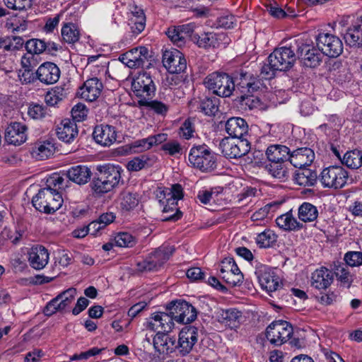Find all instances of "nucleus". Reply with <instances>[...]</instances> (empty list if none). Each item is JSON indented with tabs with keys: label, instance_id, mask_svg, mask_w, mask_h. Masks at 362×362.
<instances>
[{
	"label": "nucleus",
	"instance_id": "47",
	"mask_svg": "<svg viewBox=\"0 0 362 362\" xmlns=\"http://www.w3.org/2000/svg\"><path fill=\"white\" fill-rule=\"evenodd\" d=\"M276 241V235L271 230H265L257 235L256 243L259 247L267 248L272 246Z\"/></svg>",
	"mask_w": 362,
	"mask_h": 362
},
{
	"label": "nucleus",
	"instance_id": "3",
	"mask_svg": "<svg viewBox=\"0 0 362 362\" xmlns=\"http://www.w3.org/2000/svg\"><path fill=\"white\" fill-rule=\"evenodd\" d=\"M189 165L203 173H209L216 168V154L206 144L194 145L188 154Z\"/></svg>",
	"mask_w": 362,
	"mask_h": 362
},
{
	"label": "nucleus",
	"instance_id": "57",
	"mask_svg": "<svg viewBox=\"0 0 362 362\" xmlns=\"http://www.w3.org/2000/svg\"><path fill=\"white\" fill-rule=\"evenodd\" d=\"M344 260L348 267H358L362 264V252L351 251L344 255Z\"/></svg>",
	"mask_w": 362,
	"mask_h": 362
},
{
	"label": "nucleus",
	"instance_id": "7",
	"mask_svg": "<svg viewBox=\"0 0 362 362\" xmlns=\"http://www.w3.org/2000/svg\"><path fill=\"white\" fill-rule=\"evenodd\" d=\"M349 174L341 165H331L324 168L318 176L323 187L338 189L343 188L347 183Z\"/></svg>",
	"mask_w": 362,
	"mask_h": 362
},
{
	"label": "nucleus",
	"instance_id": "29",
	"mask_svg": "<svg viewBox=\"0 0 362 362\" xmlns=\"http://www.w3.org/2000/svg\"><path fill=\"white\" fill-rule=\"evenodd\" d=\"M56 134L59 140L71 143L78 135L76 124L69 119H64L57 126Z\"/></svg>",
	"mask_w": 362,
	"mask_h": 362
},
{
	"label": "nucleus",
	"instance_id": "55",
	"mask_svg": "<svg viewBox=\"0 0 362 362\" xmlns=\"http://www.w3.org/2000/svg\"><path fill=\"white\" fill-rule=\"evenodd\" d=\"M7 8L16 11H26L31 8L32 0H4Z\"/></svg>",
	"mask_w": 362,
	"mask_h": 362
},
{
	"label": "nucleus",
	"instance_id": "1",
	"mask_svg": "<svg viewBox=\"0 0 362 362\" xmlns=\"http://www.w3.org/2000/svg\"><path fill=\"white\" fill-rule=\"evenodd\" d=\"M155 194L163 207V212L167 214L163 221L175 222L181 218L182 213L177 206V202L183 198V189L180 184L173 185L170 188L158 187Z\"/></svg>",
	"mask_w": 362,
	"mask_h": 362
},
{
	"label": "nucleus",
	"instance_id": "54",
	"mask_svg": "<svg viewBox=\"0 0 362 362\" xmlns=\"http://www.w3.org/2000/svg\"><path fill=\"white\" fill-rule=\"evenodd\" d=\"M148 160L149 158L144 155L134 157L127 163V168L129 171L132 172L139 171L146 166Z\"/></svg>",
	"mask_w": 362,
	"mask_h": 362
},
{
	"label": "nucleus",
	"instance_id": "19",
	"mask_svg": "<svg viewBox=\"0 0 362 362\" xmlns=\"http://www.w3.org/2000/svg\"><path fill=\"white\" fill-rule=\"evenodd\" d=\"M148 50L145 47H136L122 55V61L129 68L148 67Z\"/></svg>",
	"mask_w": 362,
	"mask_h": 362
},
{
	"label": "nucleus",
	"instance_id": "10",
	"mask_svg": "<svg viewBox=\"0 0 362 362\" xmlns=\"http://www.w3.org/2000/svg\"><path fill=\"white\" fill-rule=\"evenodd\" d=\"M222 153L228 158H238L246 155L250 150V143L247 139L235 140L225 137L220 142Z\"/></svg>",
	"mask_w": 362,
	"mask_h": 362
},
{
	"label": "nucleus",
	"instance_id": "58",
	"mask_svg": "<svg viewBox=\"0 0 362 362\" xmlns=\"http://www.w3.org/2000/svg\"><path fill=\"white\" fill-rule=\"evenodd\" d=\"M18 77L23 84L33 83L37 81L35 71L32 69H19L18 70Z\"/></svg>",
	"mask_w": 362,
	"mask_h": 362
},
{
	"label": "nucleus",
	"instance_id": "25",
	"mask_svg": "<svg viewBox=\"0 0 362 362\" xmlns=\"http://www.w3.org/2000/svg\"><path fill=\"white\" fill-rule=\"evenodd\" d=\"M167 139L168 134L164 133L151 135L133 141L129 145V148L132 153H141L165 142Z\"/></svg>",
	"mask_w": 362,
	"mask_h": 362
},
{
	"label": "nucleus",
	"instance_id": "41",
	"mask_svg": "<svg viewBox=\"0 0 362 362\" xmlns=\"http://www.w3.org/2000/svg\"><path fill=\"white\" fill-rule=\"evenodd\" d=\"M276 223L280 228L284 230H298L303 228V224L298 222L290 213L278 216Z\"/></svg>",
	"mask_w": 362,
	"mask_h": 362
},
{
	"label": "nucleus",
	"instance_id": "15",
	"mask_svg": "<svg viewBox=\"0 0 362 362\" xmlns=\"http://www.w3.org/2000/svg\"><path fill=\"white\" fill-rule=\"evenodd\" d=\"M76 294L75 288L71 287L64 291L47 304L44 309L45 314L50 316L57 311L66 309L74 302Z\"/></svg>",
	"mask_w": 362,
	"mask_h": 362
},
{
	"label": "nucleus",
	"instance_id": "40",
	"mask_svg": "<svg viewBox=\"0 0 362 362\" xmlns=\"http://www.w3.org/2000/svg\"><path fill=\"white\" fill-rule=\"evenodd\" d=\"M55 152L54 144L49 141H43L37 144L33 148V157L38 160H45L49 158Z\"/></svg>",
	"mask_w": 362,
	"mask_h": 362
},
{
	"label": "nucleus",
	"instance_id": "11",
	"mask_svg": "<svg viewBox=\"0 0 362 362\" xmlns=\"http://www.w3.org/2000/svg\"><path fill=\"white\" fill-rule=\"evenodd\" d=\"M220 277L230 286L242 284L243 274L232 257L224 258L220 264Z\"/></svg>",
	"mask_w": 362,
	"mask_h": 362
},
{
	"label": "nucleus",
	"instance_id": "17",
	"mask_svg": "<svg viewBox=\"0 0 362 362\" xmlns=\"http://www.w3.org/2000/svg\"><path fill=\"white\" fill-rule=\"evenodd\" d=\"M198 328L194 326H185L180 334L177 348L181 355L188 354L198 341Z\"/></svg>",
	"mask_w": 362,
	"mask_h": 362
},
{
	"label": "nucleus",
	"instance_id": "42",
	"mask_svg": "<svg viewBox=\"0 0 362 362\" xmlns=\"http://www.w3.org/2000/svg\"><path fill=\"white\" fill-rule=\"evenodd\" d=\"M318 216L317 207L308 202H303L298 208V218L303 222L314 221Z\"/></svg>",
	"mask_w": 362,
	"mask_h": 362
},
{
	"label": "nucleus",
	"instance_id": "36",
	"mask_svg": "<svg viewBox=\"0 0 362 362\" xmlns=\"http://www.w3.org/2000/svg\"><path fill=\"white\" fill-rule=\"evenodd\" d=\"M219 317V320L226 326L235 329L240 326L243 316L241 311L235 308H229L222 310L220 312Z\"/></svg>",
	"mask_w": 362,
	"mask_h": 362
},
{
	"label": "nucleus",
	"instance_id": "60",
	"mask_svg": "<svg viewBox=\"0 0 362 362\" xmlns=\"http://www.w3.org/2000/svg\"><path fill=\"white\" fill-rule=\"evenodd\" d=\"M194 126L189 119H186L179 129V135L185 139H189L194 136Z\"/></svg>",
	"mask_w": 362,
	"mask_h": 362
},
{
	"label": "nucleus",
	"instance_id": "52",
	"mask_svg": "<svg viewBox=\"0 0 362 362\" xmlns=\"http://www.w3.org/2000/svg\"><path fill=\"white\" fill-rule=\"evenodd\" d=\"M28 53L40 54L46 51V42L39 39H31L26 43Z\"/></svg>",
	"mask_w": 362,
	"mask_h": 362
},
{
	"label": "nucleus",
	"instance_id": "32",
	"mask_svg": "<svg viewBox=\"0 0 362 362\" xmlns=\"http://www.w3.org/2000/svg\"><path fill=\"white\" fill-rule=\"evenodd\" d=\"M226 132L231 139H243L242 137L248 132V124L241 117H231L228 119L225 125Z\"/></svg>",
	"mask_w": 362,
	"mask_h": 362
},
{
	"label": "nucleus",
	"instance_id": "24",
	"mask_svg": "<svg viewBox=\"0 0 362 362\" xmlns=\"http://www.w3.org/2000/svg\"><path fill=\"white\" fill-rule=\"evenodd\" d=\"M27 127L21 122H13L5 130L6 141L14 146L23 144L27 139Z\"/></svg>",
	"mask_w": 362,
	"mask_h": 362
},
{
	"label": "nucleus",
	"instance_id": "44",
	"mask_svg": "<svg viewBox=\"0 0 362 362\" xmlns=\"http://www.w3.org/2000/svg\"><path fill=\"white\" fill-rule=\"evenodd\" d=\"M342 164L351 169H357L362 165V152L358 150L347 151L341 159Z\"/></svg>",
	"mask_w": 362,
	"mask_h": 362
},
{
	"label": "nucleus",
	"instance_id": "59",
	"mask_svg": "<svg viewBox=\"0 0 362 362\" xmlns=\"http://www.w3.org/2000/svg\"><path fill=\"white\" fill-rule=\"evenodd\" d=\"M88 109L82 103L74 105L71 110V116L76 122H82L87 117Z\"/></svg>",
	"mask_w": 362,
	"mask_h": 362
},
{
	"label": "nucleus",
	"instance_id": "8",
	"mask_svg": "<svg viewBox=\"0 0 362 362\" xmlns=\"http://www.w3.org/2000/svg\"><path fill=\"white\" fill-rule=\"evenodd\" d=\"M293 334V327L284 320L272 322L266 329V337L271 344L281 346L286 343Z\"/></svg>",
	"mask_w": 362,
	"mask_h": 362
},
{
	"label": "nucleus",
	"instance_id": "6",
	"mask_svg": "<svg viewBox=\"0 0 362 362\" xmlns=\"http://www.w3.org/2000/svg\"><path fill=\"white\" fill-rule=\"evenodd\" d=\"M206 88L218 96L226 98L235 90V81L226 73L214 72L209 74L204 82Z\"/></svg>",
	"mask_w": 362,
	"mask_h": 362
},
{
	"label": "nucleus",
	"instance_id": "16",
	"mask_svg": "<svg viewBox=\"0 0 362 362\" xmlns=\"http://www.w3.org/2000/svg\"><path fill=\"white\" fill-rule=\"evenodd\" d=\"M269 59L274 63V66L280 71H286L294 65L296 57L291 47H281L276 48L269 56Z\"/></svg>",
	"mask_w": 362,
	"mask_h": 362
},
{
	"label": "nucleus",
	"instance_id": "12",
	"mask_svg": "<svg viewBox=\"0 0 362 362\" xmlns=\"http://www.w3.org/2000/svg\"><path fill=\"white\" fill-rule=\"evenodd\" d=\"M156 312L153 313L144 324L146 329L153 332H170L175 326V320L171 310Z\"/></svg>",
	"mask_w": 362,
	"mask_h": 362
},
{
	"label": "nucleus",
	"instance_id": "53",
	"mask_svg": "<svg viewBox=\"0 0 362 362\" xmlns=\"http://www.w3.org/2000/svg\"><path fill=\"white\" fill-rule=\"evenodd\" d=\"M64 89L62 88H55L52 91H49L45 96V100L47 105L54 106L57 105L64 98Z\"/></svg>",
	"mask_w": 362,
	"mask_h": 362
},
{
	"label": "nucleus",
	"instance_id": "30",
	"mask_svg": "<svg viewBox=\"0 0 362 362\" xmlns=\"http://www.w3.org/2000/svg\"><path fill=\"white\" fill-rule=\"evenodd\" d=\"M344 39L346 43L351 47L362 45V16L346 29L344 34Z\"/></svg>",
	"mask_w": 362,
	"mask_h": 362
},
{
	"label": "nucleus",
	"instance_id": "46",
	"mask_svg": "<svg viewBox=\"0 0 362 362\" xmlns=\"http://www.w3.org/2000/svg\"><path fill=\"white\" fill-rule=\"evenodd\" d=\"M219 99L216 97L206 98L199 105L201 110L206 115L212 116L218 110Z\"/></svg>",
	"mask_w": 362,
	"mask_h": 362
},
{
	"label": "nucleus",
	"instance_id": "9",
	"mask_svg": "<svg viewBox=\"0 0 362 362\" xmlns=\"http://www.w3.org/2000/svg\"><path fill=\"white\" fill-rule=\"evenodd\" d=\"M175 322L180 324H188L197 318V312L194 306L185 300L173 301L167 306Z\"/></svg>",
	"mask_w": 362,
	"mask_h": 362
},
{
	"label": "nucleus",
	"instance_id": "23",
	"mask_svg": "<svg viewBox=\"0 0 362 362\" xmlns=\"http://www.w3.org/2000/svg\"><path fill=\"white\" fill-rule=\"evenodd\" d=\"M168 333L158 332L153 338V348L160 354H168L176 350L177 339Z\"/></svg>",
	"mask_w": 362,
	"mask_h": 362
},
{
	"label": "nucleus",
	"instance_id": "35",
	"mask_svg": "<svg viewBox=\"0 0 362 362\" xmlns=\"http://www.w3.org/2000/svg\"><path fill=\"white\" fill-rule=\"evenodd\" d=\"M221 35L214 32L194 34L192 40L199 47L204 49L216 48L219 46Z\"/></svg>",
	"mask_w": 362,
	"mask_h": 362
},
{
	"label": "nucleus",
	"instance_id": "63",
	"mask_svg": "<svg viewBox=\"0 0 362 362\" xmlns=\"http://www.w3.org/2000/svg\"><path fill=\"white\" fill-rule=\"evenodd\" d=\"M37 64L38 62L36 57L32 53H27L21 57V69L33 70Z\"/></svg>",
	"mask_w": 362,
	"mask_h": 362
},
{
	"label": "nucleus",
	"instance_id": "50",
	"mask_svg": "<svg viewBox=\"0 0 362 362\" xmlns=\"http://www.w3.org/2000/svg\"><path fill=\"white\" fill-rule=\"evenodd\" d=\"M267 169L275 178L285 180L288 177V171L283 163L271 162L267 165Z\"/></svg>",
	"mask_w": 362,
	"mask_h": 362
},
{
	"label": "nucleus",
	"instance_id": "38",
	"mask_svg": "<svg viewBox=\"0 0 362 362\" xmlns=\"http://www.w3.org/2000/svg\"><path fill=\"white\" fill-rule=\"evenodd\" d=\"M132 16L129 19V25L134 33H140L145 28L146 25V16L141 8L137 6H132L131 8Z\"/></svg>",
	"mask_w": 362,
	"mask_h": 362
},
{
	"label": "nucleus",
	"instance_id": "18",
	"mask_svg": "<svg viewBox=\"0 0 362 362\" xmlns=\"http://www.w3.org/2000/svg\"><path fill=\"white\" fill-rule=\"evenodd\" d=\"M163 64L170 74H179L187 69L186 59L177 49L165 51L163 56Z\"/></svg>",
	"mask_w": 362,
	"mask_h": 362
},
{
	"label": "nucleus",
	"instance_id": "5",
	"mask_svg": "<svg viewBox=\"0 0 362 362\" xmlns=\"http://www.w3.org/2000/svg\"><path fill=\"white\" fill-rule=\"evenodd\" d=\"M175 248L170 245H162L149 253L145 259L136 263L139 272H155L161 268L173 254Z\"/></svg>",
	"mask_w": 362,
	"mask_h": 362
},
{
	"label": "nucleus",
	"instance_id": "43",
	"mask_svg": "<svg viewBox=\"0 0 362 362\" xmlns=\"http://www.w3.org/2000/svg\"><path fill=\"white\" fill-rule=\"evenodd\" d=\"M334 272L337 279L346 287H349L352 282V276L350 274L348 267L343 262H337L334 264Z\"/></svg>",
	"mask_w": 362,
	"mask_h": 362
},
{
	"label": "nucleus",
	"instance_id": "37",
	"mask_svg": "<svg viewBox=\"0 0 362 362\" xmlns=\"http://www.w3.org/2000/svg\"><path fill=\"white\" fill-rule=\"evenodd\" d=\"M290 149L284 145L274 144L269 146L266 155L271 162L284 163L289 159Z\"/></svg>",
	"mask_w": 362,
	"mask_h": 362
},
{
	"label": "nucleus",
	"instance_id": "22",
	"mask_svg": "<svg viewBox=\"0 0 362 362\" xmlns=\"http://www.w3.org/2000/svg\"><path fill=\"white\" fill-rule=\"evenodd\" d=\"M296 42L298 43V54L303 65L310 68L318 66L321 62L320 50L298 40Z\"/></svg>",
	"mask_w": 362,
	"mask_h": 362
},
{
	"label": "nucleus",
	"instance_id": "2",
	"mask_svg": "<svg viewBox=\"0 0 362 362\" xmlns=\"http://www.w3.org/2000/svg\"><path fill=\"white\" fill-rule=\"evenodd\" d=\"M122 169L119 165L106 164L98 168L92 189L97 194H105L116 187L122 180Z\"/></svg>",
	"mask_w": 362,
	"mask_h": 362
},
{
	"label": "nucleus",
	"instance_id": "31",
	"mask_svg": "<svg viewBox=\"0 0 362 362\" xmlns=\"http://www.w3.org/2000/svg\"><path fill=\"white\" fill-rule=\"evenodd\" d=\"M30 266L37 270L43 269L48 263L49 253L43 246L33 247L28 253Z\"/></svg>",
	"mask_w": 362,
	"mask_h": 362
},
{
	"label": "nucleus",
	"instance_id": "20",
	"mask_svg": "<svg viewBox=\"0 0 362 362\" xmlns=\"http://www.w3.org/2000/svg\"><path fill=\"white\" fill-rule=\"evenodd\" d=\"M59 68L52 62H44L35 71L37 80L45 85L57 83L60 77Z\"/></svg>",
	"mask_w": 362,
	"mask_h": 362
},
{
	"label": "nucleus",
	"instance_id": "26",
	"mask_svg": "<svg viewBox=\"0 0 362 362\" xmlns=\"http://www.w3.org/2000/svg\"><path fill=\"white\" fill-rule=\"evenodd\" d=\"M315 159V153L310 148H297L289 153L288 161L295 168L300 169L310 165Z\"/></svg>",
	"mask_w": 362,
	"mask_h": 362
},
{
	"label": "nucleus",
	"instance_id": "21",
	"mask_svg": "<svg viewBox=\"0 0 362 362\" xmlns=\"http://www.w3.org/2000/svg\"><path fill=\"white\" fill-rule=\"evenodd\" d=\"M256 274L261 287L267 292L276 291L281 286L279 277L269 267H260Z\"/></svg>",
	"mask_w": 362,
	"mask_h": 362
},
{
	"label": "nucleus",
	"instance_id": "64",
	"mask_svg": "<svg viewBox=\"0 0 362 362\" xmlns=\"http://www.w3.org/2000/svg\"><path fill=\"white\" fill-rule=\"evenodd\" d=\"M279 71L274 66V63L267 58V63L264 64L261 68L260 74L264 79H271L275 76L276 71Z\"/></svg>",
	"mask_w": 362,
	"mask_h": 362
},
{
	"label": "nucleus",
	"instance_id": "39",
	"mask_svg": "<svg viewBox=\"0 0 362 362\" xmlns=\"http://www.w3.org/2000/svg\"><path fill=\"white\" fill-rule=\"evenodd\" d=\"M317 173L308 168H303L297 170L295 175L296 182L302 186H314L317 180Z\"/></svg>",
	"mask_w": 362,
	"mask_h": 362
},
{
	"label": "nucleus",
	"instance_id": "14",
	"mask_svg": "<svg viewBox=\"0 0 362 362\" xmlns=\"http://www.w3.org/2000/svg\"><path fill=\"white\" fill-rule=\"evenodd\" d=\"M132 90L139 100H150L155 93L156 86L150 74L144 71L138 74L133 80Z\"/></svg>",
	"mask_w": 362,
	"mask_h": 362
},
{
	"label": "nucleus",
	"instance_id": "61",
	"mask_svg": "<svg viewBox=\"0 0 362 362\" xmlns=\"http://www.w3.org/2000/svg\"><path fill=\"white\" fill-rule=\"evenodd\" d=\"M47 113V107L39 104L31 105L28 110V115L35 119L43 118Z\"/></svg>",
	"mask_w": 362,
	"mask_h": 362
},
{
	"label": "nucleus",
	"instance_id": "48",
	"mask_svg": "<svg viewBox=\"0 0 362 362\" xmlns=\"http://www.w3.org/2000/svg\"><path fill=\"white\" fill-rule=\"evenodd\" d=\"M139 202V195L136 193L124 192L121 195L120 206L123 209L129 211L135 208Z\"/></svg>",
	"mask_w": 362,
	"mask_h": 362
},
{
	"label": "nucleus",
	"instance_id": "27",
	"mask_svg": "<svg viewBox=\"0 0 362 362\" xmlns=\"http://www.w3.org/2000/svg\"><path fill=\"white\" fill-rule=\"evenodd\" d=\"M93 139L96 143L103 146H110L117 139L115 128L107 124L96 126L93 133Z\"/></svg>",
	"mask_w": 362,
	"mask_h": 362
},
{
	"label": "nucleus",
	"instance_id": "49",
	"mask_svg": "<svg viewBox=\"0 0 362 362\" xmlns=\"http://www.w3.org/2000/svg\"><path fill=\"white\" fill-rule=\"evenodd\" d=\"M139 105L150 107L155 113L160 115H165L169 110L168 105L158 101L144 99L138 101Z\"/></svg>",
	"mask_w": 362,
	"mask_h": 362
},
{
	"label": "nucleus",
	"instance_id": "56",
	"mask_svg": "<svg viewBox=\"0 0 362 362\" xmlns=\"http://www.w3.org/2000/svg\"><path fill=\"white\" fill-rule=\"evenodd\" d=\"M252 77V74L245 72L243 70L236 74L235 83L236 82L238 88H239L242 93L246 92V89Z\"/></svg>",
	"mask_w": 362,
	"mask_h": 362
},
{
	"label": "nucleus",
	"instance_id": "45",
	"mask_svg": "<svg viewBox=\"0 0 362 362\" xmlns=\"http://www.w3.org/2000/svg\"><path fill=\"white\" fill-rule=\"evenodd\" d=\"M61 34L64 42L74 44L80 38V33L77 27L71 23H65L62 28Z\"/></svg>",
	"mask_w": 362,
	"mask_h": 362
},
{
	"label": "nucleus",
	"instance_id": "51",
	"mask_svg": "<svg viewBox=\"0 0 362 362\" xmlns=\"http://www.w3.org/2000/svg\"><path fill=\"white\" fill-rule=\"evenodd\" d=\"M116 245L124 247H132L136 243V238L127 232L119 233L115 237Z\"/></svg>",
	"mask_w": 362,
	"mask_h": 362
},
{
	"label": "nucleus",
	"instance_id": "28",
	"mask_svg": "<svg viewBox=\"0 0 362 362\" xmlns=\"http://www.w3.org/2000/svg\"><path fill=\"white\" fill-rule=\"evenodd\" d=\"M103 88V83L98 78H91L86 80L83 86L80 88L78 94L81 98L92 102L100 96Z\"/></svg>",
	"mask_w": 362,
	"mask_h": 362
},
{
	"label": "nucleus",
	"instance_id": "4",
	"mask_svg": "<svg viewBox=\"0 0 362 362\" xmlns=\"http://www.w3.org/2000/svg\"><path fill=\"white\" fill-rule=\"evenodd\" d=\"M33 206L39 211L53 214L62 205V194L50 187L40 189L33 197Z\"/></svg>",
	"mask_w": 362,
	"mask_h": 362
},
{
	"label": "nucleus",
	"instance_id": "33",
	"mask_svg": "<svg viewBox=\"0 0 362 362\" xmlns=\"http://www.w3.org/2000/svg\"><path fill=\"white\" fill-rule=\"evenodd\" d=\"M333 280L332 271L322 267L312 274L311 285L317 289H325L331 285Z\"/></svg>",
	"mask_w": 362,
	"mask_h": 362
},
{
	"label": "nucleus",
	"instance_id": "13",
	"mask_svg": "<svg viewBox=\"0 0 362 362\" xmlns=\"http://www.w3.org/2000/svg\"><path fill=\"white\" fill-rule=\"evenodd\" d=\"M317 45L322 54L329 57H337L343 52V43L339 37L329 33H320L317 39Z\"/></svg>",
	"mask_w": 362,
	"mask_h": 362
},
{
	"label": "nucleus",
	"instance_id": "34",
	"mask_svg": "<svg viewBox=\"0 0 362 362\" xmlns=\"http://www.w3.org/2000/svg\"><path fill=\"white\" fill-rule=\"evenodd\" d=\"M92 175L90 169L86 165H76L70 168L66 173V177L79 185L89 182Z\"/></svg>",
	"mask_w": 362,
	"mask_h": 362
},
{
	"label": "nucleus",
	"instance_id": "62",
	"mask_svg": "<svg viewBox=\"0 0 362 362\" xmlns=\"http://www.w3.org/2000/svg\"><path fill=\"white\" fill-rule=\"evenodd\" d=\"M267 8L269 14L276 18L280 19L286 18L287 16H295L293 11H291L290 13H288L276 4L268 5L267 6Z\"/></svg>",
	"mask_w": 362,
	"mask_h": 362
}]
</instances>
